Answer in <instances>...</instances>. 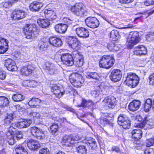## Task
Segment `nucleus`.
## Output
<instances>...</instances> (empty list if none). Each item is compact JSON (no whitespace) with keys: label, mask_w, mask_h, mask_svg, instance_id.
Segmentation results:
<instances>
[{"label":"nucleus","mask_w":154,"mask_h":154,"mask_svg":"<svg viewBox=\"0 0 154 154\" xmlns=\"http://www.w3.org/2000/svg\"><path fill=\"white\" fill-rule=\"evenodd\" d=\"M115 60L112 55H104L99 61V65L100 67L106 69L112 67L114 63Z\"/></svg>","instance_id":"obj_1"},{"label":"nucleus","mask_w":154,"mask_h":154,"mask_svg":"<svg viewBox=\"0 0 154 154\" xmlns=\"http://www.w3.org/2000/svg\"><path fill=\"white\" fill-rule=\"evenodd\" d=\"M139 77L135 73L129 72L127 73L125 83L130 87L134 88L138 84Z\"/></svg>","instance_id":"obj_2"},{"label":"nucleus","mask_w":154,"mask_h":154,"mask_svg":"<svg viewBox=\"0 0 154 154\" xmlns=\"http://www.w3.org/2000/svg\"><path fill=\"white\" fill-rule=\"evenodd\" d=\"M140 40V38L139 36L138 32H131L127 39V48L129 49H132L134 45L139 42Z\"/></svg>","instance_id":"obj_3"},{"label":"nucleus","mask_w":154,"mask_h":154,"mask_svg":"<svg viewBox=\"0 0 154 154\" xmlns=\"http://www.w3.org/2000/svg\"><path fill=\"white\" fill-rule=\"evenodd\" d=\"M71 12L77 16L83 17L86 16L87 11L83 7L82 3H76L70 8Z\"/></svg>","instance_id":"obj_4"},{"label":"nucleus","mask_w":154,"mask_h":154,"mask_svg":"<svg viewBox=\"0 0 154 154\" xmlns=\"http://www.w3.org/2000/svg\"><path fill=\"white\" fill-rule=\"evenodd\" d=\"M48 108H44L42 111V114L44 117L52 119L56 123L58 122H63L66 121V119L65 118H60L59 117L55 115V114L51 112H49Z\"/></svg>","instance_id":"obj_5"},{"label":"nucleus","mask_w":154,"mask_h":154,"mask_svg":"<svg viewBox=\"0 0 154 154\" xmlns=\"http://www.w3.org/2000/svg\"><path fill=\"white\" fill-rule=\"evenodd\" d=\"M36 30L37 28L35 24H26L24 28L26 38L28 39L31 38L34 35V32Z\"/></svg>","instance_id":"obj_6"},{"label":"nucleus","mask_w":154,"mask_h":154,"mask_svg":"<svg viewBox=\"0 0 154 154\" xmlns=\"http://www.w3.org/2000/svg\"><path fill=\"white\" fill-rule=\"evenodd\" d=\"M69 47L77 51L80 45V42L78 39L74 36H68L66 39Z\"/></svg>","instance_id":"obj_7"},{"label":"nucleus","mask_w":154,"mask_h":154,"mask_svg":"<svg viewBox=\"0 0 154 154\" xmlns=\"http://www.w3.org/2000/svg\"><path fill=\"white\" fill-rule=\"evenodd\" d=\"M32 123V121L30 120L24 119L22 121L12 123L11 125V128L12 127L14 129H16L17 128H26L29 126Z\"/></svg>","instance_id":"obj_8"},{"label":"nucleus","mask_w":154,"mask_h":154,"mask_svg":"<svg viewBox=\"0 0 154 154\" xmlns=\"http://www.w3.org/2000/svg\"><path fill=\"white\" fill-rule=\"evenodd\" d=\"M61 62L67 66H72L74 63L73 55L69 53H64L60 55Z\"/></svg>","instance_id":"obj_9"},{"label":"nucleus","mask_w":154,"mask_h":154,"mask_svg":"<svg viewBox=\"0 0 154 154\" xmlns=\"http://www.w3.org/2000/svg\"><path fill=\"white\" fill-rule=\"evenodd\" d=\"M81 76L79 74L76 73H73L69 76V81L72 85L76 87H80L82 84V82L78 78H81Z\"/></svg>","instance_id":"obj_10"},{"label":"nucleus","mask_w":154,"mask_h":154,"mask_svg":"<svg viewBox=\"0 0 154 154\" xmlns=\"http://www.w3.org/2000/svg\"><path fill=\"white\" fill-rule=\"evenodd\" d=\"M85 23L88 26L93 29L98 27L100 24L99 20L96 17H91L85 19Z\"/></svg>","instance_id":"obj_11"},{"label":"nucleus","mask_w":154,"mask_h":154,"mask_svg":"<svg viewBox=\"0 0 154 154\" xmlns=\"http://www.w3.org/2000/svg\"><path fill=\"white\" fill-rule=\"evenodd\" d=\"M111 71L110 75V79L114 82H116L120 81L122 77V73L120 70L115 69Z\"/></svg>","instance_id":"obj_12"},{"label":"nucleus","mask_w":154,"mask_h":154,"mask_svg":"<svg viewBox=\"0 0 154 154\" xmlns=\"http://www.w3.org/2000/svg\"><path fill=\"white\" fill-rule=\"evenodd\" d=\"M30 131L32 135L38 139H42L44 137V131L41 129L33 127L30 128Z\"/></svg>","instance_id":"obj_13"},{"label":"nucleus","mask_w":154,"mask_h":154,"mask_svg":"<svg viewBox=\"0 0 154 154\" xmlns=\"http://www.w3.org/2000/svg\"><path fill=\"white\" fill-rule=\"evenodd\" d=\"M103 102L105 107L112 108L116 105V98L113 97H107L104 98Z\"/></svg>","instance_id":"obj_14"},{"label":"nucleus","mask_w":154,"mask_h":154,"mask_svg":"<svg viewBox=\"0 0 154 154\" xmlns=\"http://www.w3.org/2000/svg\"><path fill=\"white\" fill-rule=\"evenodd\" d=\"M44 14L45 17L49 21L54 22L56 21L57 15L54 11L51 8L45 10Z\"/></svg>","instance_id":"obj_15"},{"label":"nucleus","mask_w":154,"mask_h":154,"mask_svg":"<svg viewBox=\"0 0 154 154\" xmlns=\"http://www.w3.org/2000/svg\"><path fill=\"white\" fill-rule=\"evenodd\" d=\"M4 63L5 66L9 71L13 72L17 70V68L15 63L12 59L8 58L5 60Z\"/></svg>","instance_id":"obj_16"},{"label":"nucleus","mask_w":154,"mask_h":154,"mask_svg":"<svg viewBox=\"0 0 154 154\" xmlns=\"http://www.w3.org/2000/svg\"><path fill=\"white\" fill-rule=\"evenodd\" d=\"M75 32L76 34L80 37L86 38L89 36V34L88 30L83 27L76 28Z\"/></svg>","instance_id":"obj_17"},{"label":"nucleus","mask_w":154,"mask_h":154,"mask_svg":"<svg viewBox=\"0 0 154 154\" xmlns=\"http://www.w3.org/2000/svg\"><path fill=\"white\" fill-rule=\"evenodd\" d=\"M51 91L58 98L61 97L64 94L63 88L58 86L56 85H54L51 87Z\"/></svg>","instance_id":"obj_18"},{"label":"nucleus","mask_w":154,"mask_h":154,"mask_svg":"<svg viewBox=\"0 0 154 154\" xmlns=\"http://www.w3.org/2000/svg\"><path fill=\"white\" fill-rule=\"evenodd\" d=\"M49 44L55 47H59L62 45L63 43L61 39L56 36L51 37L49 39Z\"/></svg>","instance_id":"obj_19"},{"label":"nucleus","mask_w":154,"mask_h":154,"mask_svg":"<svg viewBox=\"0 0 154 154\" xmlns=\"http://www.w3.org/2000/svg\"><path fill=\"white\" fill-rule=\"evenodd\" d=\"M26 14L24 11L18 10L14 11L12 14L11 17L14 20H19L24 18Z\"/></svg>","instance_id":"obj_20"},{"label":"nucleus","mask_w":154,"mask_h":154,"mask_svg":"<svg viewBox=\"0 0 154 154\" xmlns=\"http://www.w3.org/2000/svg\"><path fill=\"white\" fill-rule=\"evenodd\" d=\"M8 41L0 37V54H3L7 51L8 48Z\"/></svg>","instance_id":"obj_21"},{"label":"nucleus","mask_w":154,"mask_h":154,"mask_svg":"<svg viewBox=\"0 0 154 154\" xmlns=\"http://www.w3.org/2000/svg\"><path fill=\"white\" fill-rule=\"evenodd\" d=\"M43 68L49 72L51 75L54 74L56 72L55 67L52 63L48 62H45L42 65Z\"/></svg>","instance_id":"obj_22"},{"label":"nucleus","mask_w":154,"mask_h":154,"mask_svg":"<svg viewBox=\"0 0 154 154\" xmlns=\"http://www.w3.org/2000/svg\"><path fill=\"white\" fill-rule=\"evenodd\" d=\"M95 105V104L92 101L82 99L81 103L80 104L78 105L77 106L79 107H82L83 108L87 107L88 108H94Z\"/></svg>","instance_id":"obj_23"},{"label":"nucleus","mask_w":154,"mask_h":154,"mask_svg":"<svg viewBox=\"0 0 154 154\" xmlns=\"http://www.w3.org/2000/svg\"><path fill=\"white\" fill-rule=\"evenodd\" d=\"M141 105L140 101L134 100L131 102L128 106V109L131 111L134 112L137 110Z\"/></svg>","instance_id":"obj_24"},{"label":"nucleus","mask_w":154,"mask_h":154,"mask_svg":"<svg viewBox=\"0 0 154 154\" xmlns=\"http://www.w3.org/2000/svg\"><path fill=\"white\" fill-rule=\"evenodd\" d=\"M147 53L146 48L142 45H139L134 48V54L137 55H146Z\"/></svg>","instance_id":"obj_25"},{"label":"nucleus","mask_w":154,"mask_h":154,"mask_svg":"<svg viewBox=\"0 0 154 154\" xmlns=\"http://www.w3.org/2000/svg\"><path fill=\"white\" fill-rule=\"evenodd\" d=\"M34 70V68L31 65L23 67L21 69V73L22 75L28 76Z\"/></svg>","instance_id":"obj_26"},{"label":"nucleus","mask_w":154,"mask_h":154,"mask_svg":"<svg viewBox=\"0 0 154 154\" xmlns=\"http://www.w3.org/2000/svg\"><path fill=\"white\" fill-rule=\"evenodd\" d=\"M28 115L30 118L29 119L31 120H32L34 122H40L41 116L38 112L34 111L28 112Z\"/></svg>","instance_id":"obj_27"},{"label":"nucleus","mask_w":154,"mask_h":154,"mask_svg":"<svg viewBox=\"0 0 154 154\" xmlns=\"http://www.w3.org/2000/svg\"><path fill=\"white\" fill-rule=\"evenodd\" d=\"M27 145L30 149L32 150L36 149L40 146L38 141L32 139L27 140Z\"/></svg>","instance_id":"obj_28"},{"label":"nucleus","mask_w":154,"mask_h":154,"mask_svg":"<svg viewBox=\"0 0 154 154\" xmlns=\"http://www.w3.org/2000/svg\"><path fill=\"white\" fill-rule=\"evenodd\" d=\"M43 5V4L40 2H34L30 4L29 8L31 11H39Z\"/></svg>","instance_id":"obj_29"},{"label":"nucleus","mask_w":154,"mask_h":154,"mask_svg":"<svg viewBox=\"0 0 154 154\" xmlns=\"http://www.w3.org/2000/svg\"><path fill=\"white\" fill-rule=\"evenodd\" d=\"M68 26V25L65 24H59L55 26V29L58 33H64L67 30Z\"/></svg>","instance_id":"obj_30"},{"label":"nucleus","mask_w":154,"mask_h":154,"mask_svg":"<svg viewBox=\"0 0 154 154\" xmlns=\"http://www.w3.org/2000/svg\"><path fill=\"white\" fill-rule=\"evenodd\" d=\"M24 143L17 145L15 147L17 154H28V152L24 148Z\"/></svg>","instance_id":"obj_31"},{"label":"nucleus","mask_w":154,"mask_h":154,"mask_svg":"<svg viewBox=\"0 0 154 154\" xmlns=\"http://www.w3.org/2000/svg\"><path fill=\"white\" fill-rule=\"evenodd\" d=\"M86 141L89 143L91 149L92 150L95 149L97 147V143L95 140L92 137L86 138ZM83 142L87 143L86 140H84Z\"/></svg>","instance_id":"obj_32"},{"label":"nucleus","mask_w":154,"mask_h":154,"mask_svg":"<svg viewBox=\"0 0 154 154\" xmlns=\"http://www.w3.org/2000/svg\"><path fill=\"white\" fill-rule=\"evenodd\" d=\"M132 137L136 140H138L142 137V132L140 129L133 130L131 131Z\"/></svg>","instance_id":"obj_33"},{"label":"nucleus","mask_w":154,"mask_h":154,"mask_svg":"<svg viewBox=\"0 0 154 154\" xmlns=\"http://www.w3.org/2000/svg\"><path fill=\"white\" fill-rule=\"evenodd\" d=\"M37 22L39 26L42 28H46L50 24L49 20L47 19L40 18L37 20Z\"/></svg>","instance_id":"obj_34"},{"label":"nucleus","mask_w":154,"mask_h":154,"mask_svg":"<svg viewBox=\"0 0 154 154\" xmlns=\"http://www.w3.org/2000/svg\"><path fill=\"white\" fill-rule=\"evenodd\" d=\"M87 78L91 80H94L95 82L99 80V76L98 73L95 72H88L86 75Z\"/></svg>","instance_id":"obj_35"},{"label":"nucleus","mask_w":154,"mask_h":154,"mask_svg":"<svg viewBox=\"0 0 154 154\" xmlns=\"http://www.w3.org/2000/svg\"><path fill=\"white\" fill-rule=\"evenodd\" d=\"M41 102V100L39 99L34 98L29 102L28 104L30 107L35 108L39 105Z\"/></svg>","instance_id":"obj_36"},{"label":"nucleus","mask_w":154,"mask_h":154,"mask_svg":"<svg viewBox=\"0 0 154 154\" xmlns=\"http://www.w3.org/2000/svg\"><path fill=\"white\" fill-rule=\"evenodd\" d=\"M63 141L66 145L68 146H71L74 143L71 135H66L64 136L63 138Z\"/></svg>","instance_id":"obj_37"},{"label":"nucleus","mask_w":154,"mask_h":154,"mask_svg":"<svg viewBox=\"0 0 154 154\" xmlns=\"http://www.w3.org/2000/svg\"><path fill=\"white\" fill-rule=\"evenodd\" d=\"M72 54L73 57L74 58H78V59L80 60V63H79L81 65V63H84V57L81 53H79L77 51H75L72 53Z\"/></svg>","instance_id":"obj_38"},{"label":"nucleus","mask_w":154,"mask_h":154,"mask_svg":"<svg viewBox=\"0 0 154 154\" xmlns=\"http://www.w3.org/2000/svg\"><path fill=\"white\" fill-rule=\"evenodd\" d=\"M120 38L119 35L118 31L115 30H112L110 33V38L112 40L116 41Z\"/></svg>","instance_id":"obj_39"},{"label":"nucleus","mask_w":154,"mask_h":154,"mask_svg":"<svg viewBox=\"0 0 154 154\" xmlns=\"http://www.w3.org/2000/svg\"><path fill=\"white\" fill-rule=\"evenodd\" d=\"M9 101L7 98L4 96H0V107L2 108L8 105Z\"/></svg>","instance_id":"obj_40"},{"label":"nucleus","mask_w":154,"mask_h":154,"mask_svg":"<svg viewBox=\"0 0 154 154\" xmlns=\"http://www.w3.org/2000/svg\"><path fill=\"white\" fill-rule=\"evenodd\" d=\"M12 98L14 101L19 102L24 100L25 96L21 94L17 93L12 95Z\"/></svg>","instance_id":"obj_41"},{"label":"nucleus","mask_w":154,"mask_h":154,"mask_svg":"<svg viewBox=\"0 0 154 154\" xmlns=\"http://www.w3.org/2000/svg\"><path fill=\"white\" fill-rule=\"evenodd\" d=\"M152 100L151 99H148L146 100L144 108V110L146 112H148L151 107L152 108Z\"/></svg>","instance_id":"obj_42"},{"label":"nucleus","mask_w":154,"mask_h":154,"mask_svg":"<svg viewBox=\"0 0 154 154\" xmlns=\"http://www.w3.org/2000/svg\"><path fill=\"white\" fill-rule=\"evenodd\" d=\"M15 117V116L12 113H7L4 119L5 123L7 124H10Z\"/></svg>","instance_id":"obj_43"},{"label":"nucleus","mask_w":154,"mask_h":154,"mask_svg":"<svg viewBox=\"0 0 154 154\" xmlns=\"http://www.w3.org/2000/svg\"><path fill=\"white\" fill-rule=\"evenodd\" d=\"M76 152L78 154H86L87 149L85 146L80 145L76 147Z\"/></svg>","instance_id":"obj_44"},{"label":"nucleus","mask_w":154,"mask_h":154,"mask_svg":"<svg viewBox=\"0 0 154 154\" xmlns=\"http://www.w3.org/2000/svg\"><path fill=\"white\" fill-rule=\"evenodd\" d=\"M119 125L122 126L123 128L127 129L130 128L131 126L130 121L128 119L126 121H124L123 122H119Z\"/></svg>","instance_id":"obj_45"},{"label":"nucleus","mask_w":154,"mask_h":154,"mask_svg":"<svg viewBox=\"0 0 154 154\" xmlns=\"http://www.w3.org/2000/svg\"><path fill=\"white\" fill-rule=\"evenodd\" d=\"M51 125L50 128V131L53 134H55L57 131L58 129V126L57 123H56Z\"/></svg>","instance_id":"obj_46"},{"label":"nucleus","mask_w":154,"mask_h":154,"mask_svg":"<svg viewBox=\"0 0 154 154\" xmlns=\"http://www.w3.org/2000/svg\"><path fill=\"white\" fill-rule=\"evenodd\" d=\"M128 119V117L125 115L123 114H120L118 118V124L119 125V122H123Z\"/></svg>","instance_id":"obj_47"},{"label":"nucleus","mask_w":154,"mask_h":154,"mask_svg":"<svg viewBox=\"0 0 154 154\" xmlns=\"http://www.w3.org/2000/svg\"><path fill=\"white\" fill-rule=\"evenodd\" d=\"M107 48L110 51H117V46L114 43L111 42L107 45Z\"/></svg>","instance_id":"obj_48"},{"label":"nucleus","mask_w":154,"mask_h":154,"mask_svg":"<svg viewBox=\"0 0 154 154\" xmlns=\"http://www.w3.org/2000/svg\"><path fill=\"white\" fill-rule=\"evenodd\" d=\"M11 128V126L9 128V130L6 133V136L8 138H12L14 137V131L11 130V128Z\"/></svg>","instance_id":"obj_49"},{"label":"nucleus","mask_w":154,"mask_h":154,"mask_svg":"<svg viewBox=\"0 0 154 154\" xmlns=\"http://www.w3.org/2000/svg\"><path fill=\"white\" fill-rule=\"evenodd\" d=\"M63 21L66 25L71 24L73 22V20L70 19L68 17H65L63 19Z\"/></svg>","instance_id":"obj_50"},{"label":"nucleus","mask_w":154,"mask_h":154,"mask_svg":"<svg viewBox=\"0 0 154 154\" xmlns=\"http://www.w3.org/2000/svg\"><path fill=\"white\" fill-rule=\"evenodd\" d=\"M154 143V138H150L146 140V146L149 147L153 145Z\"/></svg>","instance_id":"obj_51"},{"label":"nucleus","mask_w":154,"mask_h":154,"mask_svg":"<svg viewBox=\"0 0 154 154\" xmlns=\"http://www.w3.org/2000/svg\"><path fill=\"white\" fill-rule=\"evenodd\" d=\"M71 137L72 140L73 141L74 143V140H78L80 139L82 141H83V139L84 138L83 137L80 136L79 134H73L72 135H71Z\"/></svg>","instance_id":"obj_52"},{"label":"nucleus","mask_w":154,"mask_h":154,"mask_svg":"<svg viewBox=\"0 0 154 154\" xmlns=\"http://www.w3.org/2000/svg\"><path fill=\"white\" fill-rule=\"evenodd\" d=\"M39 154H50L49 151L47 148H43L40 149L39 151Z\"/></svg>","instance_id":"obj_53"},{"label":"nucleus","mask_w":154,"mask_h":154,"mask_svg":"<svg viewBox=\"0 0 154 154\" xmlns=\"http://www.w3.org/2000/svg\"><path fill=\"white\" fill-rule=\"evenodd\" d=\"M144 154H154V149L150 148L146 149L144 152Z\"/></svg>","instance_id":"obj_54"},{"label":"nucleus","mask_w":154,"mask_h":154,"mask_svg":"<svg viewBox=\"0 0 154 154\" xmlns=\"http://www.w3.org/2000/svg\"><path fill=\"white\" fill-rule=\"evenodd\" d=\"M73 60L74 63L76 66H78L79 67H81L82 66L83 64V63H81L80 65V63H80V60H79L78 58H73Z\"/></svg>","instance_id":"obj_55"},{"label":"nucleus","mask_w":154,"mask_h":154,"mask_svg":"<svg viewBox=\"0 0 154 154\" xmlns=\"http://www.w3.org/2000/svg\"><path fill=\"white\" fill-rule=\"evenodd\" d=\"M23 134L21 131H17L16 133V137L17 140H19L22 138Z\"/></svg>","instance_id":"obj_56"},{"label":"nucleus","mask_w":154,"mask_h":154,"mask_svg":"<svg viewBox=\"0 0 154 154\" xmlns=\"http://www.w3.org/2000/svg\"><path fill=\"white\" fill-rule=\"evenodd\" d=\"M37 83L36 81L34 80H30L29 87H34L36 86Z\"/></svg>","instance_id":"obj_57"},{"label":"nucleus","mask_w":154,"mask_h":154,"mask_svg":"<svg viewBox=\"0 0 154 154\" xmlns=\"http://www.w3.org/2000/svg\"><path fill=\"white\" fill-rule=\"evenodd\" d=\"M111 150L112 151H115L117 153L121 152L120 149L118 146H113L112 147Z\"/></svg>","instance_id":"obj_58"},{"label":"nucleus","mask_w":154,"mask_h":154,"mask_svg":"<svg viewBox=\"0 0 154 154\" xmlns=\"http://www.w3.org/2000/svg\"><path fill=\"white\" fill-rule=\"evenodd\" d=\"M12 5V4L11 2L9 0L8 1L6 2L3 3V7L6 8L11 6Z\"/></svg>","instance_id":"obj_59"},{"label":"nucleus","mask_w":154,"mask_h":154,"mask_svg":"<svg viewBox=\"0 0 154 154\" xmlns=\"http://www.w3.org/2000/svg\"><path fill=\"white\" fill-rule=\"evenodd\" d=\"M99 94V92L98 91L94 90L92 91L91 92V94L93 97H97L98 96Z\"/></svg>","instance_id":"obj_60"},{"label":"nucleus","mask_w":154,"mask_h":154,"mask_svg":"<svg viewBox=\"0 0 154 154\" xmlns=\"http://www.w3.org/2000/svg\"><path fill=\"white\" fill-rule=\"evenodd\" d=\"M146 38L148 41L152 40L154 39V36H152V34L150 33L146 36Z\"/></svg>","instance_id":"obj_61"},{"label":"nucleus","mask_w":154,"mask_h":154,"mask_svg":"<svg viewBox=\"0 0 154 154\" xmlns=\"http://www.w3.org/2000/svg\"><path fill=\"white\" fill-rule=\"evenodd\" d=\"M29 82L30 80H24L23 82L22 85L24 86L29 87Z\"/></svg>","instance_id":"obj_62"},{"label":"nucleus","mask_w":154,"mask_h":154,"mask_svg":"<svg viewBox=\"0 0 154 154\" xmlns=\"http://www.w3.org/2000/svg\"><path fill=\"white\" fill-rule=\"evenodd\" d=\"M146 123L150 125L154 126V120L153 119H149L148 121L147 120Z\"/></svg>","instance_id":"obj_63"},{"label":"nucleus","mask_w":154,"mask_h":154,"mask_svg":"<svg viewBox=\"0 0 154 154\" xmlns=\"http://www.w3.org/2000/svg\"><path fill=\"white\" fill-rule=\"evenodd\" d=\"M149 83L150 84L153 85L154 83V77L152 75H150L149 77Z\"/></svg>","instance_id":"obj_64"}]
</instances>
